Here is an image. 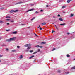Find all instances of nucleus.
<instances>
[{
	"instance_id": "obj_1",
	"label": "nucleus",
	"mask_w": 75,
	"mask_h": 75,
	"mask_svg": "<svg viewBox=\"0 0 75 75\" xmlns=\"http://www.w3.org/2000/svg\"><path fill=\"white\" fill-rule=\"evenodd\" d=\"M18 10H16L15 11H14V10H11L10 12L9 13H14V12H15L16 13L17 12H18Z\"/></svg>"
},
{
	"instance_id": "obj_2",
	"label": "nucleus",
	"mask_w": 75,
	"mask_h": 75,
	"mask_svg": "<svg viewBox=\"0 0 75 75\" xmlns=\"http://www.w3.org/2000/svg\"><path fill=\"white\" fill-rule=\"evenodd\" d=\"M14 40V38H11L10 39H8V41H13Z\"/></svg>"
},
{
	"instance_id": "obj_3",
	"label": "nucleus",
	"mask_w": 75,
	"mask_h": 75,
	"mask_svg": "<svg viewBox=\"0 0 75 75\" xmlns=\"http://www.w3.org/2000/svg\"><path fill=\"white\" fill-rule=\"evenodd\" d=\"M34 10V9H31L28 10L26 12V13H28V12L29 11H32V10Z\"/></svg>"
},
{
	"instance_id": "obj_4",
	"label": "nucleus",
	"mask_w": 75,
	"mask_h": 75,
	"mask_svg": "<svg viewBox=\"0 0 75 75\" xmlns=\"http://www.w3.org/2000/svg\"><path fill=\"white\" fill-rule=\"evenodd\" d=\"M17 33V31H15L12 33V34H16Z\"/></svg>"
},
{
	"instance_id": "obj_5",
	"label": "nucleus",
	"mask_w": 75,
	"mask_h": 75,
	"mask_svg": "<svg viewBox=\"0 0 75 75\" xmlns=\"http://www.w3.org/2000/svg\"><path fill=\"white\" fill-rule=\"evenodd\" d=\"M46 24H47V23L45 22H44V23H42V25H45Z\"/></svg>"
},
{
	"instance_id": "obj_6",
	"label": "nucleus",
	"mask_w": 75,
	"mask_h": 75,
	"mask_svg": "<svg viewBox=\"0 0 75 75\" xmlns=\"http://www.w3.org/2000/svg\"><path fill=\"white\" fill-rule=\"evenodd\" d=\"M72 0H68L67 1V3H69L71 2V1H72Z\"/></svg>"
},
{
	"instance_id": "obj_7",
	"label": "nucleus",
	"mask_w": 75,
	"mask_h": 75,
	"mask_svg": "<svg viewBox=\"0 0 75 75\" xmlns=\"http://www.w3.org/2000/svg\"><path fill=\"white\" fill-rule=\"evenodd\" d=\"M23 58V56L22 55H21L20 57H19L20 59H22Z\"/></svg>"
},
{
	"instance_id": "obj_8",
	"label": "nucleus",
	"mask_w": 75,
	"mask_h": 75,
	"mask_svg": "<svg viewBox=\"0 0 75 75\" xmlns=\"http://www.w3.org/2000/svg\"><path fill=\"white\" fill-rule=\"evenodd\" d=\"M21 3H23V2H18L16 4H20Z\"/></svg>"
},
{
	"instance_id": "obj_9",
	"label": "nucleus",
	"mask_w": 75,
	"mask_h": 75,
	"mask_svg": "<svg viewBox=\"0 0 75 75\" xmlns=\"http://www.w3.org/2000/svg\"><path fill=\"white\" fill-rule=\"evenodd\" d=\"M35 47L36 48H39V47H40V46H39V45H38L36 46H35Z\"/></svg>"
},
{
	"instance_id": "obj_10",
	"label": "nucleus",
	"mask_w": 75,
	"mask_h": 75,
	"mask_svg": "<svg viewBox=\"0 0 75 75\" xmlns=\"http://www.w3.org/2000/svg\"><path fill=\"white\" fill-rule=\"evenodd\" d=\"M33 57H34V56L33 55L32 56L30 57H29V59H31V58H33Z\"/></svg>"
},
{
	"instance_id": "obj_11",
	"label": "nucleus",
	"mask_w": 75,
	"mask_h": 75,
	"mask_svg": "<svg viewBox=\"0 0 75 75\" xmlns=\"http://www.w3.org/2000/svg\"><path fill=\"white\" fill-rule=\"evenodd\" d=\"M31 44H28V47H30V46H31Z\"/></svg>"
},
{
	"instance_id": "obj_12",
	"label": "nucleus",
	"mask_w": 75,
	"mask_h": 75,
	"mask_svg": "<svg viewBox=\"0 0 75 75\" xmlns=\"http://www.w3.org/2000/svg\"><path fill=\"white\" fill-rule=\"evenodd\" d=\"M4 23V22L3 21H0V23Z\"/></svg>"
},
{
	"instance_id": "obj_13",
	"label": "nucleus",
	"mask_w": 75,
	"mask_h": 75,
	"mask_svg": "<svg viewBox=\"0 0 75 75\" xmlns=\"http://www.w3.org/2000/svg\"><path fill=\"white\" fill-rule=\"evenodd\" d=\"M46 44V42H42L41 43V44Z\"/></svg>"
},
{
	"instance_id": "obj_14",
	"label": "nucleus",
	"mask_w": 75,
	"mask_h": 75,
	"mask_svg": "<svg viewBox=\"0 0 75 75\" xmlns=\"http://www.w3.org/2000/svg\"><path fill=\"white\" fill-rule=\"evenodd\" d=\"M66 7V6H63L62 7V8H65V7Z\"/></svg>"
},
{
	"instance_id": "obj_15",
	"label": "nucleus",
	"mask_w": 75,
	"mask_h": 75,
	"mask_svg": "<svg viewBox=\"0 0 75 75\" xmlns=\"http://www.w3.org/2000/svg\"><path fill=\"white\" fill-rule=\"evenodd\" d=\"M59 20L60 21H63V19H62V18H59Z\"/></svg>"
},
{
	"instance_id": "obj_16",
	"label": "nucleus",
	"mask_w": 75,
	"mask_h": 75,
	"mask_svg": "<svg viewBox=\"0 0 75 75\" xmlns=\"http://www.w3.org/2000/svg\"><path fill=\"white\" fill-rule=\"evenodd\" d=\"M38 28H40V30H42V28H41V27H40H40H38Z\"/></svg>"
},
{
	"instance_id": "obj_17",
	"label": "nucleus",
	"mask_w": 75,
	"mask_h": 75,
	"mask_svg": "<svg viewBox=\"0 0 75 75\" xmlns=\"http://www.w3.org/2000/svg\"><path fill=\"white\" fill-rule=\"evenodd\" d=\"M38 52V51H36L35 52H34L33 53V54H36V53H37Z\"/></svg>"
},
{
	"instance_id": "obj_18",
	"label": "nucleus",
	"mask_w": 75,
	"mask_h": 75,
	"mask_svg": "<svg viewBox=\"0 0 75 75\" xmlns=\"http://www.w3.org/2000/svg\"><path fill=\"white\" fill-rule=\"evenodd\" d=\"M66 57H70V55L69 54H67L66 55Z\"/></svg>"
},
{
	"instance_id": "obj_19",
	"label": "nucleus",
	"mask_w": 75,
	"mask_h": 75,
	"mask_svg": "<svg viewBox=\"0 0 75 75\" xmlns=\"http://www.w3.org/2000/svg\"><path fill=\"white\" fill-rule=\"evenodd\" d=\"M25 47H28V45L27 44H26L24 45Z\"/></svg>"
},
{
	"instance_id": "obj_20",
	"label": "nucleus",
	"mask_w": 75,
	"mask_h": 75,
	"mask_svg": "<svg viewBox=\"0 0 75 75\" xmlns=\"http://www.w3.org/2000/svg\"><path fill=\"white\" fill-rule=\"evenodd\" d=\"M55 50V48H53L52 50V51H54V50Z\"/></svg>"
},
{
	"instance_id": "obj_21",
	"label": "nucleus",
	"mask_w": 75,
	"mask_h": 75,
	"mask_svg": "<svg viewBox=\"0 0 75 75\" xmlns=\"http://www.w3.org/2000/svg\"><path fill=\"white\" fill-rule=\"evenodd\" d=\"M65 23L61 24L60 25H65Z\"/></svg>"
},
{
	"instance_id": "obj_22",
	"label": "nucleus",
	"mask_w": 75,
	"mask_h": 75,
	"mask_svg": "<svg viewBox=\"0 0 75 75\" xmlns=\"http://www.w3.org/2000/svg\"><path fill=\"white\" fill-rule=\"evenodd\" d=\"M58 72V73H60V72H61V71H60L59 70H58L57 71Z\"/></svg>"
},
{
	"instance_id": "obj_23",
	"label": "nucleus",
	"mask_w": 75,
	"mask_h": 75,
	"mask_svg": "<svg viewBox=\"0 0 75 75\" xmlns=\"http://www.w3.org/2000/svg\"><path fill=\"white\" fill-rule=\"evenodd\" d=\"M12 51V52H16V50H13Z\"/></svg>"
},
{
	"instance_id": "obj_24",
	"label": "nucleus",
	"mask_w": 75,
	"mask_h": 75,
	"mask_svg": "<svg viewBox=\"0 0 75 75\" xmlns=\"http://www.w3.org/2000/svg\"><path fill=\"white\" fill-rule=\"evenodd\" d=\"M30 48H31V47H28L27 49L28 50L29 49H30Z\"/></svg>"
},
{
	"instance_id": "obj_25",
	"label": "nucleus",
	"mask_w": 75,
	"mask_h": 75,
	"mask_svg": "<svg viewBox=\"0 0 75 75\" xmlns=\"http://www.w3.org/2000/svg\"><path fill=\"white\" fill-rule=\"evenodd\" d=\"M35 17L33 18L32 19H31V21H32V20H34V19H35Z\"/></svg>"
},
{
	"instance_id": "obj_26",
	"label": "nucleus",
	"mask_w": 75,
	"mask_h": 75,
	"mask_svg": "<svg viewBox=\"0 0 75 75\" xmlns=\"http://www.w3.org/2000/svg\"><path fill=\"white\" fill-rule=\"evenodd\" d=\"M71 69H75V67H72L71 68Z\"/></svg>"
},
{
	"instance_id": "obj_27",
	"label": "nucleus",
	"mask_w": 75,
	"mask_h": 75,
	"mask_svg": "<svg viewBox=\"0 0 75 75\" xmlns=\"http://www.w3.org/2000/svg\"><path fill=\"white\" fill-rule=\"evenodd\" d=\"M38 52H40V49H38Z\"/></svg>"
},
{
	"instance_id": "obj_28",
	"label": "nucleus",
	"mask_w": 75,
	"mask_h": 75,
	"mask_svg": "<svg viewBox=\"0 0 75 75\" xmlns=\"http://www.w3.org/2000/svg\"><path fill=\"white\" fill-rule=\"evenodd\" d=\"M73 16L74 15L73 14H71L70 16V17H73Z\"/></svg>"
},
{
	"instance_id": "obj_29",
	"label": "nucleus",
	"mask_w": 75,
	"mask_h": 75,
	"mask_svg": "<svg viewBox=\"0 0 75 75\" xmlns=\"http://www.w3.org/2000/svg\"><path fill=\"white\" fill-rule=\"evenodd\" d=\"M11 23H14V21L12 20L11 21Z\"/></svg>"
},
{
	"instance_id": "obj_30",
	"label": "nucleus",
	"mask_w": 75,
	"mask_h": 75,
	"mask_svg": "<svg viewBox=\"0 0 75 75\" xmlns=\"http://www.w3.org/2000/svg\"><path fill=\"white\" fill-rule=\"evenodd\" d=\"M33 52V50H30V52H31V53Z\"/></svg>"
},
{
	"instance_id": "obj_31",
	"label": "nucleus",
	"mask_w": 75,
	"mask_h": 75,
	"mask_svg": "<svg viewBox=\"0 0 75 75\" xmlns=\"http://www.w3.org/2000/svg\"><path fill=\"white\" fill-rule=\"evenodd\" d=\"M35 13H36V14H38V11H36V12H35Z\"/></svg>"
},
{
	"instance_id": "obj_32",
	"label": "nucleus",
	"mask_w": 75,
	"mask_h": 75,
	"mask_svg": "<svg viewBox=\"0 0 75 75\" xmlns=\"http://www.w3.org/2000/svg\"><path fill=\"white\" fill-rule=\"evenodd\" d=\"M6 18H10V17L9 16H6Z\"/></svg>"
},
{
	"instance_id": "obj_33",
	"label": "nucleus",
	"mask_w": 75,
	"mask_h": 75,
	"mask_svg": "<svg viewBox=\"0 0 75 75\" xmlns=\"http://www.w3.org/2000/svg\"><path fill=\"white\" fill-rule=\"evenodd\" d=\"M17 48H20V46H17Z\"/></svg>"
},
{
	"instance_id": "obj_34",
	"label": "nucleus",
	"mask_w": 75,
	"mask_h": 75,
	"mask_svg": "<svg viewBox=\"0 0 75 75\" xmlns=\"http://www.w3.org/2000/svg\"><path fill=\"white\" fill-rule=\"evenodd\" d=\"M69 72H65V74H69Z\"/></svg>"
},
{
	"instance_id": "obj_35",
	"label": "nucleus",
	"mask_w": 75,
	"mask_h": 75,
	"mask_svg": "<svg viewBox=\"0 0 75 75\" xmlns=\"http://www.w3.org/2000/svg\"><path fill=\"white\" fill-rule=\"evenodd\" d=\"M58 17H61V15H60L59 14H58L57 15Z\"/></svg>"
},
{
	"instance_id": "obj_36",
	"label": "nucleus",
	"mask_w": 75,
	"mask_h": 75,
	"mask_svg": "<svg viewBox=\"0 0 75 75\" xmlns=\"http://www.w3.org/2000/svg\"><path fill=\"white\" fill-rule=\"evenodd\" d=\"M53 32H54V33H55V31H54V30H52V34L53 33Z\"/></svg>"
},
{
	"instance_id": "obj_37",
	"label": "nucleus",
	"mask_w": 75,
	"mask_h": 75,
	"mask_svg": "<svg viewBox=\"0 0 75 75\" xmlns=\"http://www.w3.org/2000/svg\"><path fill=\"white\" fill-rule=\"evenodd\" d=\"M6 31H10V30H6Z\"/></svg>"
},
{
	"instance_id": "obj_38",
	"label": "nucleus",
	"mask_w": 75,
	"mask_h": 75,
	"mask_svg": "<svg viewBox=\"0 0 75 75\" xmlns=\"http://www.w3.org/2000/svg\"><path fill=\"white\" fill-rule=\"evenodd\" d=\"M3 9H4V8H1V10H3Z\"/></svg>"
},
{
	"instance_id": "obj_39",
	"label": "nucleus",
	"mask_w": 75,
	"mask_h": 75,
	"mask_svg": "<svg viewBox=\"0 0 75 75\" xmlns=\"http://www.w3.org/2000/svg\"><path fill=\"white\" fill-rule=\"evenodd\" d=\"M56 28L57 30H58V27H57V26H56Z\"/></svg>"
},
{
	"instance_id": "obj_40",
	"label": "nucleus",
	"mask_w": 75,
	"mask_h": 75,
	"mask_svg": "<svg viewBox=\"0 0 75 75\" xmlns=\"http://www.w3.org/2000/svg\"><path fill=\"white\" fill-rule=\"evenodd\" d=\"M69 33H67V34H68V35H69Z\"/></svg>"
},
{
	"instance_id": "obj_41",
	"label": "nucleus",
	"mask_w": 75,
	"mask_h": 75,
	"mask_svg": "<svg viewBox=\"0 0 75 75\" xmlns=\"http://www.w3.org/2000/svg\"><path fill=\"white\" fill-rule=\"evenodd\" d=\"M40 48H43V47L42 46H40Z\"/></svg>"
},
{
	"instance_id": "obj_42",
	"label": "nucleus",
	"mask_w": 75,
	"mask_h": 75,
	"mask_svg": "<svg viewBox=\"0 0 75 75\" xmlns=\"http://www.w3.org/2000/svg\"><path fill=\"white\" fill-rule=\"evenodd\" d=\"M40 11H41V12H42V11H43L42 10H40Z\"/></svg>"
},
{
	"instance_id": "obj_43",
	"label": "nucleus",
	"mask_w": 75,
	"mask_h": 75,
	"mask_svg": "<svg viewBox=\"0 0 75 75\" xmlns=\"http://www.w3.org/2000/svg\"><path fill=\"white\" fill-rule=\"evenodd\" d=\"M35 36H36V37H38V35H37L36 34H35Z\"/></svg>"
},
{
	"instance_id": "obj_44",
	"label": "nucleus",
	"mask_w": 75,
	"mask_h": 75,
	"mask_svg": "<svg viewBox=\"0 0 75 75\" xmlns=\"http://www.w3.org/2000/svg\"><path fill=\"white\" fill-rule=\"evenodd\" d=\"M48 5H46V7H48Z\"/></svg>"
},
{
	"instance_id": "obj_45",
	"label": "nucleus",
	"mask_w": 75,
	"mask_h": 75,
	"mask_svg": "<svg viewBox=\"0 0 75 75\" xmlns=\"http://www.w3.org/2000/svg\"><path fill=\"white\" fill-rule=\"evenodd\" d=\"M6 20H7V21H8L9 20H10V19H6Z\"/></svg>"
},
{
	"instance_id": "obj_46",
	"label": "nucleus",
	"mask_w": 75,
	"mask_h": 75,
	"mask_svg": "<svg viewBox=\"0 0 75 75\" xmlns=\"http://www.w3.org/2000/svg\"><path fill=\"white\" fill-rule=\"evenodd\" d=\"M1 57H3V55H0V58Z\"/></svg>"
},
{
	"instance_id": "obj_47",
	"label": "nucleus",
	"mask_w": 75,
	"mask_h": 75,
	"mask_svg": "<svg viewBox=\"0 0 75 75\" xmlns=\"http://www.w3.org/2000/svg\"><path fill=\"white\" fill-rule=\"evenodd\" d=\"M7 25H9V24H10V23H7Z\"/></svg>"
},
{
	"instance_id": "obj_48",
	"label": "nucleus",
	"mask_w": 75,
	"mask_h": 75,
	"mask_svg": "<svg viewBox=\"0 0 75 75\" xmlns=\"http://www.w3.org/2000/svg\"><path fill=\"white\" fill-rule=\"evenodd\" d=\"M6 50H8V49L7 48L6 49Z\"/></svg>"
},
{
	"instance_id": "obj_49",
	"label": "nucleus",
	"mask_w": 75,
	"mask_h": 75,
	"mask_svg": "<svg viewBox=\"0 0 75 75\" xmlns=\"http://www.w3.org/2000/svg\"><path fill=\"white\" fill-rule=\"evenodd\" d=\"M53 18H55V16H53Z\"/></svg>"
},
{
	"instance_id": "obj_50",
	"label": "nucleus",
	"mask_w": 75,
	"mask_h": 75,
	"mask_svg": "<svg viewBox=\"0 0 75 75\" xmlns=\"http://www.w3.org/2000/svg\"><path fill=\"white\" fill-rule=\"evenodd\" d=\"M24 25V24H22V25Z\"/></svg>"
},
{
	"instance_id": "obj_51",
	"label": "nucleus",
	"mask_w": 75,
	"mask_h": 75,
	"mask_svg": "<svg viewBox=\"0 0 75 75\" xmlns=\"http://www.w3.org/2000/svg\"><path fill=\"white\" fill-rule=\"evenodd\" d=\"M1 37H0V40H1Z\"/></svg>"
},
{
	"instance_id": "obj_52",
	"label": "nucleus",
	"mask_w": 75,
	"mask_h": 75,
	"mask_svg": "<svg viewBox=\"0 0 75 75\" xmlns=\"http://www.w3.org/2000/svg\"><path fill=\"white\" fill-rule=\"evenodd\" d=\"M39 27H41V26H40V25H39Z\"/></svg>"
},
{
	"instance_id": "obj_53",
	"label": "nucleus",
	"mask_w": 75,
	"mask_h": 75,
	"mask_svg": "<svg viewBox=\"0 0 75 75\" xmlns=\"http://www.w3.org/2000/svg\"><path fill=\"white\" fill-rule=\"evenodd\" d=\"M55 27H57V26H56V25H55Z\"/></svg>"
},
{
	"instance_id": "obj_54",
	"label": "nucleus",
	"mask_w": 75,
	"mask_h": 75,
	"mask_svg": "<svg viewBox=\"0 0 75 75\" xmlns=\"http://www.w3.org/2000/svg\"><path fill=\"white\" fill-rule=\"evenodd\" d=\"M1 62V60H0V62Z\"/></svg>"
},
{
	"instance_id": "obj_55",
	"label": "nucleus",
	"mask_w": 75,
	"mask_h": 75,
	"mask_svg": "<svg viewBox=\"0 0 75 75\" xmlns=\"http://www.w3.org/2000/svg\"><path fill=\"white\" fill-rule=\"evenodd\" d=\"M51 61H52V60Z\"/></svg>"
},
{
	"instance_id": "obj_56",
	"label": "nucleus",
	"mask_w": 75,
	"mask_h": 75,
	"mask_svg": "<svg viewBox=\"0 0 75 75\" xmlns=\"http://www.w3.org/2000/svg\"><path fill=\"white\" fill-rule=\"evenodd\" d=\"M74 60H75V58L74 59Z\"/></svg>"
}]
</instances>
